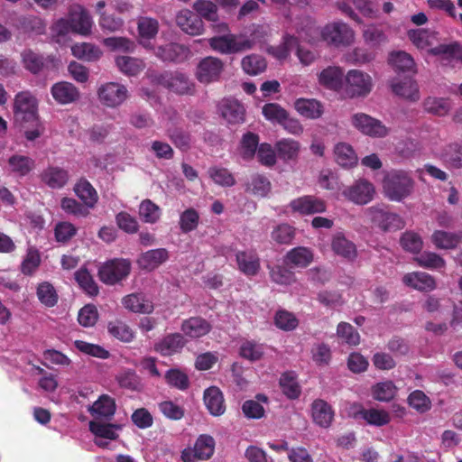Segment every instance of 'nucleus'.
<instances>
[{
    "label": "nucleus",
    "mask_w": 462,
    "mask_h": 462,
    "mask_svg": "<svg viewBox=\"0 0 462 462\" xmlns=\"http://www.w3.org/2000/svg\"><path fill=\"white\" fill-rule=\"evenodd\" d=\"M365 215L375 226L383 232H395L405 226V221L387 206L376 205L365 209Z\"/></svg>",
    "instance_id": "nucleus-2"
},
{
    "label": "nucleus",
    "mask_w": 462,
    "mask_h": 462,
    "mask_svg": "<svg viewBox=\"0 0 462 462\" xmlns=\"http://www.w3.org/2000/svg\"><path fill=\"white\" fill-rule=\"evenodd\" d=\"M331 248L333 252L349 261H353L357 256L356 245L346 239L342 234L334 236L331 242Z\"/></svg>",
    "instance_id": "nucleus-34"
},
{
    "label": "nucleus",
    "mask_w": 462,
    "mask_h": 462,
    "mask_svg": "<svg viewBox=\"0 0 462 462\" xmlns=\"http://www.w3.org/2000/svg\"><path fill=\"white\" fill-rule=\"evenodd\" d=\"M166 383L174 388L180 391H185L189 386V376L186 373L178 368H171L168 370L164 375Z\"/></svg>",
    "instance_id": "nucleus-54"
},
{
    "label": "nucleus",
    "mask_w": 462,
    "mask_h": 462,
    "mask_svg": "<svg viewBox=\"0 0 462 462\" xmlns=\"http://www.w3.org/2000/svg\"><path fill=\"white\" fill-rule=\"evenodd\" d=\"M189 50L179 43H169L159 47L157 56L163 61H172L176 63L182 62L187 60Z\"/></svg>",
    "instance_id": "nucleus-29"
},
{
    "label": "nucleus",
    "mask_w": 462,
    "mask_h": 462,
    "mask_svg": "<svg viewBox=\"0 0 462 462\" xmlns=\"http://www.w3.org/2000/svg\"><path fill=\"white\" fill-rule=\"evenodd\" d=\"M36 294L40 302L45 307H54L59 300V295L54 286L48 282H41L36 290Z\"/></svg>",
    "instance_id": "nucleus-47"
},
{
    "label": "nucleus",
    "mask_w": 462,
    "mask_h": 462,
    "mask_svg": "<svg viewBox=\"0 0 462 462\" xmlns=\"http://www.w3.org/2000/svg\"><path fill=\"white\" fill-rule=\"evenodd\" d=\"M74 192L83 201L85 206L94 208L98 200V195L92 184L85 178H81L74 186Z\"/></svg>",
    "instance_id": "nucleus-33"
},
{
    "label": "nucleus",
    "mask_w": 462,
    "mask_h": 462,
    "mask_svg": "<svg viewBox=\"0 0 462 462\" xmlns=\"http://www.w3.org/2000/svg\"><path fill=\"white\" fill-rule=\"evenodd\" d=\"M241 64L244 71L252 76L263 72L267 67L265 59L258 54H251L244 57Z\"/></svg>",
    "instance_id": "nucleus-48"
},
{
    "label": "nucleus",
    "mask_w": 462,
    "mask_h": 462,
    "mask_svg": "<svg viewBox=\"0 0 462 462\" xmlns=\"http://www.w3.org/2000/svg\"><path fill=\"white\" fill-rule=\"evenodd\" d=\"M176 23L185 33L195 36L204 32V25L200 16L190 10L184 9L176 15Z\"/></svg>",
    "instance_id": "nucleus-16"
},
{
    "label": "nucleus",
    "mask_w": 462,
    "mask_h": 462,
    "mask_svg": "<svg viewBox=\"0 0 462 462\" xmlns=\"http://www.w3.org/2000/svg\"><path fill=\"white\" fill-rule=\"evenodd\" d=\"M335 411L332 406L323 399H316L311 403L313 421L321 428H328L334 420Z\"/></svg>",
    "instance_id": "nucleus-21"
},
{
    "label": "nucleus",
    "mask_w": 462,
    "mask_h": 462,
    "mask_svg": "<svg viewBox=\"0 0 462 462\" xmlns=\"http://www.w3.org/2000/svg\"><path fill=\"white\" fill-rule=\"evenodd\" d=\"M116 64L121 72L128 76L137 75L144 67L141 60L129 56L117 57Z\"/></svg>",
    "instance_id": "nucleus-51"
},
{
    "label": "nucleus",
    "mask_w": 462,
    "mask_h": 462,
    "mask_svg": "<svg viewBox=\"0 0 462 462\" xmlns=\"http://www.w3.org/2000/svg\"><path fill=\"white\" fill-rule=\"evenodd\" d=\"M414 180L404 171L393 170L383 180V190L391 201L401 202L411 195Z\"/></svg>",
    "instance_id": "nucleus-1"
},
{
    "label": "nucleus",
    "mask_w": 462,
    "mask_h": 462,
    "mask_svg": "<svg viewBox=\"0 0 462 462\" xmlns=\"http://www.w3.org/2000/svg\"><path fill=\"white\" fill-rule=\"evenodd\" d=\"M117 428L118 426L115 424H105L97 420H91L89 422V430L96 437L104 438L111 440H115L117 439L118 435L115 430Z\"/></svg>",
    "instance_id": "nucleus-57"
},
{
    "label": "nucleus",
    "mask_w": 462,
    "mask_h": 462,
    "mask_svg": "<svg viewBox=\"0 0 462 462\" xmlns=\"http://www.w3.org/2000/svg\"><path fill=\"white\" fill-rule=\"evenodd\" d=\"M271 280L280 285H291L296 282L295 273L287 265L268 266Z\"/></svg>",
    "instance_id": "nucleus-43"
},
{
    "label": "nucleus",
    "mask_w": 462,
    "mask_h": 462,
    "mask_svg": "<svg viewBox=\"0 0 462 462\" xmlns=\"http://www.w3.org/2000/svg\"><path fill=\"white\" fill-rule=\"evenodd\" d=\"M248 189L257 197H266L271 190V182L262 174H254L252 176L248 184Z\"/></svg>",
    "instance_id": "nucleus-55"
},
{
    "label": "nucleus",
    "mask_w": 462,
    "mask_h": 462,
    "mask_svg": "<svg viewBox=\"0 0 462 462\" xmlns=\"http://www.w3.org/2000/svg\"><path fill=\"white\" fill-rule=\"evenodd\" d=\"M71 52L79 60L93 62L102 56V51L97 45L90 42H79L71 46Z\"/></svg>",
    "instance_id": "nucleus-35"
},
{
    "label": "nucleus",
    "mask_w": 462,
    "mask_h": 462,
    "mask_svg": "<svg viewBox=\"0 0 462 462\" xmlns=\"http://www.w3.org/2000/svg\"><path fill=\"white\" fill-rule=\"evenodd\" d=\"M60 208L67 214H70L75 217H87L89 215V208H87L84 203L81 204L72 198H63L60 201Z\"/></svg>",
    "instance_id": "nucleus-62"
},
{
    "label": "nucleus",
    "mask_w": 462,
    "mask_h": 462,
    "mask_svg": "<svg viewBox=\"0 0 462 462\" xmlns=\"http://www.w3.org/2000/svg\"><path fill=\"white\" fill-rule=\"evenodd\" d=\"M268 403V397L263 393L255 395V400H247L242 405V411L248 419L258 420L264 416L265 410L262 403Z\"/></svg>",
    "instance_id": "nucleus-38"
},
{
    "label": "nucleus",
    "mask_w": 462,
    "mask_h": 462,
    "mask_svg": "<svg viewBox=\"0 0 462 462\" xmlns=\"http://www.w3.org/2000/svg\"><path fill=\"white\" fill-rule=\"evenodd\" d=\"M279 384L282 392L291 400L298 399L301 393V388L297 381V375L292 371L282 374Z\"/></svg>",
    "instance_id": "nucleus-37"
},
{
    "label": "nucleus",
    "mask_w": 462,
    "mask_h": 462,
    "mask_svg": "<svg viewBox=\"0 0 462 462\" xmlns=\"http://www.w3.org/2000/svg\"><path fill=\"white\" fill-rule=\"evenodd\" d=\"M8 164L14 173L20 177L26 176L34 168V161L24 155L14 154L8 159Z\"/></svg>",
    "instance_id": "nucleus-46"
},
{
    "label": "nucleus",
    "mask_w": 462,
    "mask_h": 462,
    "mask_svg": "<svg viewBox=\"0 0 462 462\" xmlns=\"http://www.w3.org/2000/svg\"><path fill=\"white\" fill-rule=\"evenodd\" d=\"M205 405L213 416H220L226 411L224 396L219 388L211 386L205 390L203 395Z\"/></svg>",
    "instance_id": "nucleus-28"
},
{
    "label": "nucleus",
    "mask_w": 462,
    "mask_h": 462,
    "mask_svg": "<svg viewBox=\"0 0 462 462\" xmlns=\"http://www.w3.org/2000/svg\"><path fill=\"white\" fill-rule=\"evenodd\" d=\"M462 236L442 230H436L431 236V241L437 248L453 249L461 242Z\"/></svg>",
    "instance_id": "nucleus-41"
},
{
    "label": "nucleus",
    "mask_w": 462,
    "mask_h": 462,
    "mask_svg": "<svg viewBox=\"0 0 462 462\" xmlns=\"http://www.w3.org/2000/svg\"><path fill=\"white\" fill-rule=\"evenodd\" d=\"M21 56L24 69L34 75L39 74L44 69H48L50 65L55 67L57 61L53 56L44 57L31 49L24 50Z\"/></svg>",
    "instance_id": "nucleus-15"
},
{
    "label": "nucleus",
    "mask_w": 462,
    "mask_h": 462,
    "mask_svg": "<svg viewBox=\"0 0 462 462\" xmlns=\"http://www.w3.org/2000/svg\"><path fill=\"white\" fill-rule=\"evenodd\" d=\"M169 258V252L165 248L149 250L141 254L138 259L140 268L152 271L166 262Z\"/></svg>",
    "instance_id": "nucleus-32"
},
{
    "label": "nucleus",
    "mask_w": 462,
    "mask_h": 462,
    "mask_svg": "<svg viewBox=\"0 0 462 462\" xmlns=\"http://www.w3.org/2000/svg\"><path fill=\"white\" fill-rule=\"evenodd\" d=\"M220 112L228 124L236 125L245 121V109L236 99H224L220 105Z\"/></svg>",
    "instance_id": "nucleus-25"
},
{
    "label": "nucleus",
    "mask_w": 462,
    "mask_h": 462,
    "mask_svg": "<svg viewBox=\"0 0 462 462\" xmlns=\"http://www.w3.org/2000/svg\"><path fill=\"white\" fill-rule=\"evenodd\" d=\"M314 260L312 249L306 246H297L289 250L284 257L283 263L290 268H307Z\"/></svg>",
    "instance_id": "nucleus-18"
},
{
    "label": "nucleus",
    "mask_w": 462,
    "mask_h": 462,
    "mask_svg": "<svg viewBox=\"0 0 462 462\" xmlns=\"http://www.w3.org/2000/svg\"><path fill=\"white\" fill-rule=\"evenodd\" d=\"M337 162L344 167L350 168L356 164L357 157L352 146L346 143H339L334 150Z\"/></svg>",
    "instance_id": "nucleus-42"
},
{
    "label": "nucleus",
    "mask_w": 462,
    "mask_h": 462,
    "mask_svg": "<svg viewBox=\"0 0 462 462\" xmlns=\"http://www.w3.org/2000/svg\"><path fill=\"white\" fill-rule=\"evenodd\" d=\"M353 126L362 134L374 138L387 135V127L378 119L365 113H356L351 117Z\"/></svg>",
    "instance_id": "nucleus-10"
},
{
    "label": "nucleus",
    "mask_w": 462,
    "mask_h": 462,
    "mask_svg": "<svg viewBox=\"0 0 462 462\" xmlns=\"http://www.w3.org/2000/svg\"><path fill=\"white\" fill-rule=\"evenodd\" d=\"M75 280L87 294L90 296H97L98 294V286L88 269L80 268L75 273Z\"/></svg>",
    "instance_id": "nucleus-53"
},
{
    "label": "nucleus",
    "mask_w": 462,
    "mask_h": 462,
    "mask_svg": "<svg viewBox=\"0 0 462 462\" xmlns=\"http://www.w3.org/2000/svg\"><path fill=\"white\" fill-rule=\"evenodd\" d=\"M97 93L100 103L110 108L121 106L128 97L127 88L117 82H106L100 85Z\"/></svg>",
    "instance_id": "nucleus-8"
},
{
    "label": "nucleus",
    "mask_w": 462,
    "mask_h": 462,
    "mask_svg": "<svg viewBox=\"0 0 462 462\" xmlns=\"http://www.w3.org/2000/svg\"><path fill=\"white\" fill-rule=\"evenodd\" d=\"M125 309L134 313L150 314L153 311V303L142 293H132L123 298Z\"/></svg>",
    "instance_id": "nucleus-30"
},
{
    "label": "nucleus",
    "mask_w": 462,
    "mask_h": 462,
    "mask_svg": "<svg viewBox=\"0 0 462 462\" xmlns=\"http://www.w3.org/2000/svg\"><path fill=\"white\" fill-rule=\"evenodd\" d=\"M368 424L374 426H383L390 422V415L383 410L377 409H361L357 413Z\"/></svg>",
    "instance_id": "nucleus-52"
},
{
    "label": "nucleus",
    "mask_w": 462,
    "mask_h": 462,
    "mask_svg": "<svg viewBox=\"0 0 462 462\" xmlns=\"http://www.w3.org/2000/svg\"><path fill=\"white\" fill-rule=\"evenodd\" d=\"M139 214L146 223H155L161 216L160 208L150 199H144L139 208Z\"/></svg>",
    "instance_id": "nucleus-60"
},
{
    "label": "nucleus",
    "mask_w": 462,
    "mask_h": 462,
    "mask_svg": "<svg viewBox=\"0 0 462 462\" xmlns=\"http://www.w3.org/2000/svg\"><path fill=\"white\" fill-rule=\"evenodd\" d=\"M443 160L449 167L460 169L462 167V145L449 144L443 154Z\"/></svg>",
    "instance_id": "nucleus-63"
},
{
    "label": "nucleus",
    "mask_w": 462,
    "mask_h": 462,
    "mask_svg": "<svg viewBox=\"0 0 462 462\" xmlns=\"http://www.w3.org/2000/svg\"><path fill=\"white\" fill-rule=\"evenodd\" d=\"M259 146V136L256 134L248 132L243 135L241 141L242 157L245 160L252 159Z\"/></svg>",
    "instance_id": "nucleus-59"
},
{
    "label": "nucleus",
    "mask_w": 462,
    "mask_h": 462,
    "mask_svg": "<svg viewBox=\"0 0 462 462\" xmlns=\"http://www.w3.org/2000/svg\"><path fill=\"white\" fill-rule=\"evenodd\" d=\"M338 9L357 23H363L359 14L369 18L375 17L377 14L374 2H338Z\"/></svg>",
    "instance_id": "nucleus-12"
},
{
    "label": "nucleus",
    "mask_w": 462,
    "mask_h": 462,
    "mask_svg": "<svg viewBox=\"0 0 462 462\" xmlns=\"http://www.w3.org/2000/svg\"><path fill=\"white\" fill-rule=\"evenodd\" d=\"M69 18L72 32L81 35H88L91 32V17L80 5L70 10Z\"/></svg>",
    "instance_id": "nucleus-23"
},
{
    "label": "nucleus",
    "mask_w": 462,
    "mask_h": 462,
    "mask_svg": "<svg viewBox=\"0 0 462 462\" xmlns=\"http://www.w3.org/2000/svg\"><path fill=\"white\" fill-rule=\"evenodd\" d=\"M402 282L406 286L420 291H431L436 288L435 279L423 272L407 273L403 276Z\"/></svg>",
    "instance_id": "nucleus-26"
},
{
    "label": "nucleus",
    "mask_w": 462,
    "mask_h": 462,
    "mask_svg": "<svg viewBox=\"0 0 462 462\" xmlns=\"http://www.w3.org/2000/svg\"><path fill=\"white\" fill-rule=\"evenodd\" d=\"M319 83L334 91L340 90L344 86V71L340 67L328 66L318 75Z\"/></svg>",
    "instance_id": "nucleus-22"
},
{
    "label": "nucleus",
    "mask_w": 462,
    "mask_h": 462,
    "mask_svg": "<svg viewBox=\"0 0 462 462\" xmlns=\"http://www.w3.org/2000/svg\"><path fill=\"white\" fill-rule=\"evenodd\" d=\"M236 260L238 270L246 276H255L261 269L260 258L254 250L238 251Z\"/></svg>",
    "instance_id": "nucleus-20"
},
{
    "label": "nucleus",
    "mask_w": 462,
    "mask_h": 462,
    "mask_svg": "<svg viewBox=\"0 0 462 462\" xmlns=\"http://www.w3.org/2000/svg\"><path fill=\"white\" fill-rule=\"evenodd\" d=\"M159 30L157 20L149 17H141L138 21V32L142 42L156 36Z\"/></svg>",
    "instance_id": "nucleus-56"
},
{
    "label": "nucleus",
    "mask_w": 462,
    "mask_h": 462,
    "mask_svg": "<svg viewBox=\"0 0 462 462\" xmlns=\"http://www.w3.org/2000/svg\"><path fill=\"white\" fill-rule=\"evenodd\" d=\"M300 147L299 142L290 138L282 139L275 143L277 156L285 162L296 160Z\"/></svg>",
    "instance_id": "nucleus-40"
},
{
    "label": "nucleus",
    "mask_w": 462,
    "mask_h": 462,
    "mask_svg": "<svg viewBox=\"0 0 462 462\" xmlns=\"http://www.w3.org/2000/svg\"><path fill=\"white\" fill-rule=\"evenodd\" d=\"M344 83L345 92L351 98L366 97L373 89L371 76L359 69H350Z\"/></svg>",
    "instance_id": "nucleus-6"
},
{
    "label": "nucleus",
    "mask_w": 462,
    "mask_h": 462,
    "mask_svg": "<svg viewBox=\"0 0 462 462\" xmlns=\"http://www.w3.org/2000/svg\"><path fill=\"white\" fill-rule=\"evenodd\" d=\"M424 109L433 115L445 116L449 110L448 102L440 97H429L423 102Z\"/></svg>",
    "instance_id": "nucleus-64"
},
{
    "label": "nucleus",
    "mask_w": 462,
    "mask_h": 462,
    "mask_svg": "<svg viewBox=\"0 0 462 462\" xmlns=\"http://www.w3.org/2000/svg\"><path fill=\"white\" fill-rule=\"evenodd\" d=\"M374 194V188L371 182L359 180L343 191V195L350 201L365 205L370 202Z\"/></svg>",
    "instance_id": "nucleus-14"
},
{
    "label": "nucleus",
    "mask_w": 462,
    "mask_h": 462,
    "mask_svg": "<svg viewBox=\"0 0 462 462\" xmlns=\"http://www.w3.org/2000/svg\"><path fill=\"white\" fill-rule=\"evenodd\" d=\"M396 394V387L392 381L379 383L373 387V396L381 402H389Z\"/></svg>",
    "instance_id": "nucleus-61"
},
{
    "label": "nucleus",
    "mask_w": 462,
    "mask_h": 462,
    "mask_svg": "<svg viewBox=\"0 0 462 462\" xmlns=\"http://www.w3.org/2000/svg\"><path fill=\"white\" fill-rule=\"evenodd\" d=\"M289 207L293 213L300 215H313L326 211V203L323 199L311 195H305L292 199Z\"/></svg>",
    "instance_id": "nucleus-13"
},
{
    "label": "nucleus",
    "mask_w": 462,
    "mask_h": 462,
    "mask_svg": "<svg viewBox=\"0 0 462 462\" xmlns=\"http://www.w3.org/2000/svg\"><path fill=\"white\" fill-rule=\"evenodd\" d=\"M13 110L14 122L21 126L38 121V101L30 91H21L15 95Z\"/></svg>",
    "instance_id": "nucleus-3"
},
{
    "label": "nucleus",
    "mask_w": 462,
    "mask_h": 462,
    "mask_svg": "<svg viewBox=\"0 0 462 462\" xmlns=\"http://www.w3.org/2000/svg\"><path fill=\"white\" fill-rule=\"evenodd\" d=\"M181 331L191 338H199L211 330L210 323L201 317H191L183 320Z\"/></svg>",
    "instance_id": "nucleus-27"
},
{
    "label": "nucleus",
    "mask_w": 462,
    "mask_h": 462,
    "mask_svg": "<svg viewBox=\"0 0 462 462\" xmlns=\"http://www.w3.org/2000/svg\"><path fill=\"white\" fill-rule=\"evenodd\" d=\"M107 331L113 337L125 343L133 341L134 337L132 328L120 319L109 321L107 323Z\"/></svg>",
    "instance_id": "nucleus-44"
},
{
    "label": "nucleus",
    "mask_w": 462,
    "mask_h": 462,
    "mask_svg": "<svg viewBox=\"0 0 462 462\" xmlns=\"http://www.w3.org/2000/svg\"><path fill=\"white\" fill-rule=\"evenodd\" d=\"M131 272V263L126 259L115 258L104 263L98 269L99 280L106 285H115L126 279Z\"/></svg>",
    "instance_id": "nucleus-5"
},
{
    "label": "nucleus",
    "mask_w": 462,
    "mask_h": 462,
    "mask_svg": "<svg viewBox=\"0 0 462 462\" xmlns=\"http://www.w3.org/2000/svg\"><path fill=\"white\" fill-rule=\"evenodd\" d=\"M51 93L53 99L60 105H69L80 98L79 88L70 82L60 81L52 85Z\"/></svg>",
    "instance_id": "nucleus-17"
},
{
    "label": "nucleus",
    "mask_w": 462,
    "mask_h": 462,
    "mask_svg": "<svg viewBox=\"0 0 462 462\" xmlns=\"http://www.w3.org/2000/svg\"><path fill=\"white\" fill-rule=\"evenodd\" d=\"M212 50L222 54H233L251 50L254 41L244 35L225 34L217 35L208 40Z\"/></svg>",
    "instance_id": "nucleus-4"
},
{
    "label": "nucleus",
    "mask_w": 462,
    "mask_h": 462,
    "mask_svg": "<svg viewBox=\"0 0 462 462\" xmlns=\"http://www.w3.org/2000/svg\"><path fill=\"white\" fill-rule=\"evenodd\" d=\"M116 410V401L107 394H102L88 408V411L96 420L104 419L110 420L115 415Z\"/></svg>",
    "instance_id": "nucleus-24"
},
{
    "label": "nucleus",
    "mask_w": 462,
    "mask_h": 462,
    "mask_svg": "<svg viewBox=\"0 0 462 462\" xmlns=\"http://www.w3.org/2000/svg\"><path fill=\"white\" fill-rule=\"evenodd\" d=\"M392 90L397 96L407 99L416 101L419 99V89L416 82L411 79H404L393 82L391 84Z\"/></svg>",
    "instance_id": "nucleus-45"
},
{
    "label": "nucleus",
    "mask_w": 462,
    "mask_h": 462,
    "mask_svg": "<svg viewBox=\"0 0 462 462\" xmlns=\"http://www.w3.org/2000/svg\"><path fill=\"white\" fill-rule=\"evenodd\" d=\"M168 88L177 94L188 95L194 91V84L183 73L176 72L167 79Z\"/></svg>",
    "instance_id": "nucleus-39"
},
{
    "label": "nucleus",
    "mask_w": 462,
    "mask_h": 462,
    "mask_svg": "<svg viewBox=\"0 0 462 462\" xmlns=\"http://www.w3.org/2000/svg\"><path fill=\"white\" fill-rule=\"evenodd\" d=\"M294 108L303 117L318 119L324 112L323 105L314 98H298L294 102Z\"/></svg>",
    "instance_id": "nucleus-31"
},
{
    "label": "nucleus",
    "mask_w": 462,
    "mask_h": 462,
    "mask_svg": "<svg viewBox=\"0 0 462 462\" xmlns=\"http://www.w3.org/2000/svg\"><path fill=\"white\" fill-rule=\"evenodd\" d=\"M224 69L223 61L216 57L202 59L197 66L196 78L202 84H209L219 79Z\"/></svg>",
    "instance_id": "nucleus-11"
},
{
    "label": "nucleus",
    "mask_w": 462,
    "mask_h": 462,
    "mask_svg": "<svg viewBox=\"0 0 462 462\" xmlns=\"http://www.w3.org/2000/svg\"><path fill=\"white\" fill-rule=\"evenodd\" d=\"M187 341L180 333L166 335L154 345V350L162 356H171L180 353Z\"/></svg>",
    "instance_id": "nucleus-19"
},
{
    "label": "nucleus",
    "mask_w": 462,
    "mask_h": 462,
    "mask_svg": "<svg viewBox=\"0 0 462 462\" xmlns=\"http://www.w3.org/2000/svg\"><path fill=\"white\" fill-rule=\"evenodd\" d=\"M42 181L52 189H60L66 185L69 173L60 167H48L42 173Z\"/></svg>",
    "instance_id": "nucleus-36"
},
{
    "label": "nucleus",
    "mask_w": 462,
    "mask_h": 462,
    "mask_svg": "<svg viewBox=\"0 0 462 462\" xmlns=\"http://www.w3.org/2000/svg\"><path fill=\"white\" fill-rule=\"evenodd\" d=\"M215 450V439L209 435H200L193 448H185L181 452V459L183 462H197L199 460L209 459Z\"/></svg>",
    "instance_id": "nucleus-9"
},
{
    "label": "nucleus",
    "mask_w": 462,
    "mask_h": 462,
    "mask_svg": "<svg viewBox=\"0 0 462 462\" xmlns=\"http://www.w3.org/2000/svg\"><path fill=\"white\" fill-rule=\"evenodd\" d=\"M389 62L397 71H413L415 67L413 58L409 53L402 51L392 52Z\"/></svg>",
    "instance_id": "nucleus-49"
},
{
    "label": "nucleus",
    "mask_w": 462,
    "mask_h": 462,
    "mask_svg": "<svg viewBox=\"0 0 462 462\" xmlns=\"http://www.w3.org/2000/svg\"><path fill=\"white\" fill-rule=\"evenodd\" d=\"M199 220V213L195 208H189L180 215V229L184 234L190 233L198 228Z\"/></svg>",
    "instance_id": "nucleus-50"
},
{
    "label": "nucleus",
    "mask_w": 462,
    "mask_h": 462,
    "mask_svg": "<svg viewBox=\"0 0 462 462\" xmlns=\"http://www.w3.org/2000/svg\"><path fill=\"white\" fill-rule=\"evenodd\" d=\"M319 34L324 42L335 47L347 46L354 39L353 30L341 22L327 24L322 28Z\"/></svg>",
    "instance_id": "nucleus-7"
},
{
    "label": "nucleus",
    "mask_w": 462,
    "mask_h": 462,
    "mask_svg": "<svg viewBox=\"0 0 462 462\" xmlns=\"http://www.w3.org/2000/svg\"><path fill=\"white\" fill-rule=\"evenodd\" d=\"M120 387L138 391L140 389V378L134 370L125 369L119 373L116 377Z\"/></svg>",
    "instance_id": "nucleus-58"
}]
</instances>
